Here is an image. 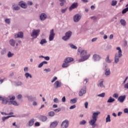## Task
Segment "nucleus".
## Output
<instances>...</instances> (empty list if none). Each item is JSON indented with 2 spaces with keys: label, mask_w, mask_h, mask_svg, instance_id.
<instances>
[{
  "label": "nucleus",
  "mask_w": 128,
  "mask_h": 128,
  "mask_svg": "<svg viewBox=\"0 0 128 128\" xmlns=\"http://www.w3.org/2000/svg\"><path fill=\"white\" fill-rule=\"evenodd\" d=\"M100 114V112H94L92 114V120L89 122L90 126H92V128H94L96 126V120H98V116Z\"/></svg>",
  "instance_id": "nucleus-1"
},
{
  "label": "nucleus",
  "mask_w": 128,
  "mask_h": 128,
  "mask_svg": "<svg viewBox=\"0 0 128 128\" xmlns=\"http://www.w3.org/2000/svg\"><path fill=\"white\" fill-rule=\"evenodd\" d=\"M116 50H118V53H116L115 54V58H114V62L116 64H118V62H120V58H121V56H122V49H120V48L117 47L116 48Z\"/></svg>",
  "instance_id": "nucleus-2"
},
{
  "label": "nucleus",
  "mask_w": 128,
  "mask_h": 128,
  "mask_svg": "<svg viewBox=\"0 0 128 128\" xmlns=\"http://www.w3.org/2000/svg\"><path fill=\"white\" fill-rule=\"evenodd\" d=\"M80 57L82 58L78 60L79 62H84V60H86L88 58L89 56L86 55V50H82L80 52Z\"/></svg>",
  "instance_id": "nucleus-3"
},
{
  "label": "nucleus",
  "mask_w": 128,
  "mask_h": 128,
  "mask_svg": "<svg viewBox=\"0 0 128 128\" xmlns=\"http://www.w3.org/2000/svg\"><path fill=\"white\" fill-rule=\"evenodd\" d=\"M72 34V32L71 31H68L65 34V36L62 38V40H68L70 38Z\"/></svg>",
  "instance_id": "nucleus-4"
},
{
  "label": "nucleus",
  "mask_w": 128,
  "mask_h": 128,
  "mask_svg": "<svg viewBox=\"0 0 128 128\" xmlns=\"http://www.w3.org/2000/svg\"><path fill=\"white\" fill-rule=\"evenodd\" d=\"M40 32V30H32V34H31V36L34 38H36L38 34Z\"/></svg>",
  "instance_id": "nucleus-5"
},
{
  "label": "nucleus",
  "mask_w": 128,
  "mask_h": 128,
  "mask_svg": "<svg viewBox=\"0 0 128 128\" xmlns=\"http://www.w3.org/2000/svg\"><path fill=\"white\" fill-rule=\"evenodd\" d=\"M8 98L0 96V100L2 102V104H6L8 102Z\"/></svg>",
  "instance_id": "nucleus-6"
},
{
  "label": "nucleus",
  "mask_w": 128,
  "mask_h": 128,
  "mask_svg": "<svg viewBox=\"0 0 128 128\" xmlns=\"http://www.w3.org/2000/svg\"><path fill=\"white\" fill-rule=\"evenodd\" d=\"M54 29H52L50 32V34L49 36V40L50 42H52V40H53L54 38V36H56V34H54Z\"/></svg>",
  "instance_id": "nucleus-7"
},
{
  "label": "nucleus",
  "mask_w": 128,
  "mask_h": 128,
  "mask_svg": "<svg viewBox=\"0 0 128 128\" xmlns=\"http://www.w3.org/2000/svg\"><path fill=\"white\" fill-rule=\"evenodd\" d=\"M80 18H82V16L78 14H76L74 16V20L75 22H78Z\"/></svg>",
  "instance_id": "nucleus-8"
},
{
  "label": "nucleus",
  "mask_w": 128,
  "mask_h": 128,
  "mask_svg": "<svg viewBox=\"0 0 128 128\" xmlns=\"http://www.w3.org/2000/svg\"><path fill=\"white\" fill-rule=\"evenodd\" d=\"M68 126V120H64L61 125V128H67Z\"/></svg>",
  "instance_id": "nucleus-9"
},
{
  "label": "nucleus",
  "mask_w": 128,
  "mask_h": 128,
  "mask_svg": "<svg viewBox=\"0 0 128 128\" xmlns=\"http://www.w3.org/2000/svg\"><path fill=\"white\" fill-rule=\"evenodd\" d=\"M78 6V2H74L73 3L72 6L69 8V10H74V8H76Z\"/></svg>",
  "instance_id": "nucleus-10"
},
{
  "label": "nucleus",
  "mask_w": 128,
  "mask_h": 128,
  "mask_svg": "<svg viewBox=\"0 0 128 128\" xmlns=\"http://www.w3.org/2000/svg\"><path fill=\"white\" fill-rule=\"evenodd\" d=\"M86 92V87L83 88L79 92V96H82Z\"/></svg>",
  "instance_id": "nucleus-11"
},
{
  "label": "nucleus",
  "mask_w": 128,
  "mask_h": 128,
  "mask_svg": "<svg viewBox=\"0 0 128 128\" xmlns=\"http://www.w3.org/2000/svg\"><path fill=\"white\" fill-rule=\"evenodd\" d=\"M18 5L22 8H28V6L24 1H20V2H19Z\"/></svg>",
  "instance_id": "nucleus-12"
},
{
  "label": "nucleus",
  "mask_w": 128,
  "mask_h": 128,
  "mask_svg": "<svg viewBox=\"0 0 128 128\" xmlns=\"http://www.w3.org/2000/svg\"><path fill=\"white\" fill-rule=\"evenodd\" d=\"M24 38V32H19L18 33V34H16L14 36V38Z\"/></svg>",
  "instance_id": "nucleus-13"
},
{
  "label": "nucleus",
  "mask_w": 128,
  "mask_h": 128,
  "mask_svg": "<svg viewBox=\"0 0 128 128\" xmlns=\"http://www.w3.org/2000/svg\"><path fill=\"white\" fill-rule=\"evenodd\" d=\"M126 100V96H120L118 99V102H124V100Z\"/></svg>",
  "instance_id": "nucleus-14"
},
{
  "label": "nucleus",
  "mask_w": 128,
  "mask_h": 128,
  "mask_svg": "<svg viewBox=\"0 0 128 128\" xmlns=\"http://www.w3.org/2000/svg\"><path fill=\"white\" fill-rule=\"evenodd\" d=\"M74 62V58L70 57L67 58L64 60V62L70 64V62Z\"/></svg>",
  "instance_id": "nucleus-15"
},
{
  "label": "nucleus",
  "mask_w": 128,
  "mask_h": 128,
  "mask_svg": "<svg viewBox=\"0 0 128 128\" xmlns=\"http://www.w3.org/2000/svg\"><path fill=\"white\" fill-rule=\"evenodd\" d=\"M46 18V14L44 13H42L40 16V20H44Z\"/></svg>",
  "instance_id": "nucleus-16"
},
{
  "label": "nucleus",
  "mask_w": 128,
  "mask_h": 128,
  "mask_svg": "<svg viewBox=\"0 0 128 128\" xmlns=\"http://www.w3.org/2000/svg\"><path fill=\"white\" fill-rule=\"evenodd\" d=\"M58 123L56 121L52 122L50 125V128H54L56 126H58Z\"/></svg>",
  "instance_id": "nucleus-17"
},
{
  "label": "nucleus",
  "mask_w": 128,
  "mask_h": 128,
  "mask_svg": "<svg viewBox=\"0 0 128 128\" xmlns=\"http://www.w3.org/2000/svg\"><path fill=\"white\" fill-rule=\"evenodd\" d=\"M93 59L94 60H100V56L96 54H94L93 56Z\"/></svg>",
  "instance_id": "nucleus-18"
},
{
  "label": "nucleus",
  "mask_w": 128,
  "mask_h": 128,
  "mask_svg": "<svg viewBox=\"0 0 128 128\" xmlns=\"http://www.w3.org/2000/svg\"><path fill=\"white\" fill-rule=\"evenodd\" d=\"M54 86L56 88H60V82L58 81H56L54 84Z\"/></svg>",
  "instance_id": "nucleus-19"
},
{
  "label": "nucleus",
  "mask_w": 128,
  "mask_h": 128,
  "mask_svg": "<svg viewBox=\"0 0 128 128\" xmlns=\"http://www.w3.org/2000/svg\"><path fill=\"white\" fill-rule=\"evenodd\" d=\"M34 119L32 118L29 121L28 126H34Z\"/></svg>",
  "instance_id": "nucleus-20"
},
{
  "label": "nucleus",
  "mask_w": 128,
  "mask_h": 128,
  "mask_svg": "<svg viewBox=\"0 0 128 128\" xmlns=\"http://www.w3.org/2000/svg\"><path fill=\"white\" fill-rule=\"evenodd\" d=\"M9 42L12 46H16V40H14V39L10 40Z\"/></svg>",
  "instance_id": "nucleus-21"
},
{
  "label": "nucleus",
  "mask_w": 128,
  "mask_h": 128,
  "mask_svg": "<svg viewBox=\"0 0 128 128\" xmlns=\"http://www.w3.org/2000/svg\"><path fill=\"white\" fill-rule=\"evenodd\" d=\"M9 104H13V106H20V104H18V102H16V101H15V100L10 102Z\"/></svg>",
  "instance_id": "nucleus-22"
},
{
  "label": "nucleus",
  "mask_w": 128,
  "mask_h": 128,
  "mask_svg": "<svg viewBox=\"0 0 128 128\" xmlns=\"http://www.w3.org/2000/svg\"><path fill=\"white\" fill-rule=\"evenodd\" d=\"M12 8H13V10H20V6H18L16 4H14L12 5Z\"/></svg>",
  "instance_id": "nucleus-23"
},
{
  "label": "nucleus",
  "mask_w": 128,
  "mask_h": 128,
  "mask_svg": "<svg viewBox=\"0 0 128 128\" xmlns=\"http://www.w3.org/2000/svg\"><path fill=\"white\" fill-rule=\"evenodd\" d=\"M40 120H41L42 122H46V120H48V118L46 116H40Z\"/></svg>",
  "instance_id": "nucleus-24"
},
{
  "label": "nucleus",
  "mask_w": 128,
  "mask_h": 128,
  "mask_svg": "<svg viewBox=\"0 0 128 128\" xmlns=\"http://www.w3.org/2000/svg\"><path fill=\"white\" fill-rule=\"evenodd\" d=\"M104 82V79H101L100 80L99 86L100 88H104V84H103Z\"/></svg>",
  "instance_id": "nucleus-25"
},
{
  "label": "nucleus",
  "mask_w": 128,
  "mask_h": 128,
  "mask_svg": "<svg viewBox=\"0 0 128 128\" xmlns=\"http://www.w3.org/2000/svg\"><path fill=\"white\" fill-rule=\"evenodd\" d=\"M120 22L121 24L124 26H126V20H124L122 19L120 20Z\"/></svg>",
  "instance_id": "nucleus-26"
},
{
  "label": "nucleus",
  "mask_w": 128,
  "mask_h": 128,
  "mask_svg": "<svg viewBox=\"0 0 128 128\" xmlns=\"http://www.w3.org/2000/svg\"><path fill=\"white\" fill-rule=\"evenodd\" d=\"M116 100H114V98H112V96H110L109 98V99L108 100L107 102H114Z\"/></svg>",
  "instance_id": "nucleus-27"
},
{
  "label": "nucleus",
  "mask_w": 128,
  "mask_h": 128,
  "mask_svg": "<svg viewBox=\"0 0 128 128\" xmlns=\"http://www.w3.org/2000/svg\"><path fill=\"white\" fill-rule=\"evenodd\" d=\"M47 64L48 62L46 61H44L38 65V68H40L42 66H44V64Z\"/></svg>",
  "instance_id": "nucleus-28"
},
{
  "label": "nucleus",
  "mask_w": 128,
  "mask_h": 128,
  "mask_svg": "<svg viewBox=\"0 0 128 128\" xmlns=\"http://www.w3.org/2000/svg\"><path fill=\"white\" fill-rule=\"evenodd\" d=\"M110 122V114H108L107 118H106V122Z\"/></svg>",
  "instance_id": "nucleus-29"
},
{
  "label": "nucleus",
  "mask_w": 128,
  "mask_h": 128,
  "mask_svg": "<svg viewBox=\"0 0 128 128\" xmlns=\"http://www.w3.org/2000/svg\"><path fill=\"white\" fill-rule=\"evenodd\" d=\"M106 60V62H108V64H110V62H112V61L110 60V55L107 56Z\"/></svg>",
  "instance_id": "nucleus-30"
},
{
  "label": "nucleus",
  "mask_w": 128,
  "mask_h": 128,
  "mask_svg": "<svg viewBox=\"0 0 128 128\" xmlns=\"http://www.w3.org/2000/svg\"><path fill=\"white\" fill-rule=\"evenodd\" d=\"M68 63L67 62H64L62 65V68H68Z\"/></svg>",
  "instance_id": "nucleus-31"
},
{
  "label": "nucleus",
  "mask_w": 128,
  "mask_h": 128,
  "mask_svg": "<svg viewBox=\"0 0 128 128\" xmlns=\"http://www.w3.org/2000/svg\"><path fill=\"white\" fill-rule=\"evenodd\" d=\"M12 116H7L6 117H2V120H3V122H4V120H8V118H12Z\"/></svg>",
  "instance_id": "nucleus-32"
},
{
  "label": "nucleus",
  "mask_w": 128,
  "mask_h": 128,
  "mask_svg": "<svg viewBox=\"0 0 128 128\" xmlns=\"http://www.w3.org/2000/svg\"><path fill=\"white\" fill-rule=\"evenodd\" d=\"M77 99L76 98L72 99L70 100V104H76V102Z\"/></svg>",
  "instance_id": "nucleus-33"
},
{
  "label": "nucleus",
  "mask_w": 128,
  "mask_h": 128,
  "mask_svg": "<svg viewBox=\"0 0 128 128\" xmlns=\"http://www.w3.org/2000/svg\"><path fill=\"white\" fill-rule=\"evenodd\" d=\"M25 76H26V78H28V77L30 78H32V75L28 72L25 74Z\"/></svg>",
  "instance_id": "nucleus-34"
},
{
  "label": "nucleus",
  "mask_w": 128,
  "mask_h": 128,
  "mask_svg": "<svg viewBox=\"0 0 128 128\" xmlns=\"http://www.w3.org/2000/svg\"><path fill=\"white\" fill-rule=\"evenodd\" d=\"M40 44H46V39H42L40 42Z\"/></svg>",
  "instance_id": "nucleus-35"
},
{
  "label": "nucleus",
  "mask_w": 128,
  "mask_h": 128,
  "mask_svg": "<svg viewBox=\"0 0 128 128\" xmlns=\"http://www.w3.org/2000/svg\"><path fill=\"white\" fill-rule=\"evenodd\" d=\"M48 114L50 116H54V112H50L48 113Z\"/></svg>",
  "instance_id": "nucleus-36"
},
{
  "label": "nucleus",
  "mask_w": 128,
  "mask_h": 128,
  "mask_svg": "<svg viewBox=\"0 0 128 128\" xmlns=\"http://www.w3.org/2000/svg\"><path fill=\"white\" fill-rule=\"evenodd\" d=\"M127 12H128V7L122 10V14H126Z\"/></svg>",
  "instance_id": "nucleus-37"
},
{
  "label": "nucleus",
  "mask_w": 128,
  "mask_h": 128,
  "mask_svg": "<svg viewBox=\"0 0 128 128\" xmlns=\"http://www.w3.org/2000/svg\"><path fill=\"white\" fill-rule=\"evenodd\" d=\"M117 3L118 2H116V0H113L112 2V6H116Z\"/></svg>",
  "instance_id": "nucleus-38"
},
{
  "label": "nucleus",
  "mask_w": 128,
  "mask_h": 128,
  "mask_svg": "<svg viewBox=\"0 0 128 128\" xmlns=\"http://www.w3.org/2000/svg\"><path fill=\"white\" fill-rule=\"evenodd\" d=\"M14 54H12L10 52H9L8 54V58H12L14 56Z\"/></svg>",
  "instance_id": "nucleus-39"
},
{
  "label": "nucleus",
  "mask_w": 128,
  "mask_h": 128,
  "mask_svg": "<svg viewBox=\"0 0 128 128\" xmlns=\"http://www.w3.org/2000/svg\"><path fill=\"white\" fill-rule=\"evenodd\" d=\"M5 22L8 24H10V18H6L5 20Z\"/></svg>",
  "instance_id": "nucleus-40"
},
{
  "label": "nucleus",
  "mask_w": 128,
  "mask_h": 128,
  "mask_svg": "<svg viewBox=\"0 0 128 128\" xmlns=\"http://www.w3.org/2000/svg\"><path fill=\"white\" fill-rule=\"evenodd\" d=\"M105 74L106 76H110V70H106Z\"/></svg>",
  "instance_id": "nucleus-41"
},
{
  "label": "nucleus",
  "mask_w": 128,
  "mask_h": 128,
  "mask_svg": "<svg viewBox=\"0 0 128 128\" xmlns=\"http://www.w3.org/2000/svg\"><path fill=\"white\" fill-rule=\"evenodd\" d=\"M104 96H106V93L103 92L101 94H99L98 95V96H100V98H104Z\"/></svg>",
  "instance_id": "nucleus-42"
},
{
  "label": "nucleus",
  "mask_w": 128,
  "mask_h": 128,
  "mask_svg": "<svg viewBox=\"0 0 128 128\" xmlns=\"http://www.w3.org/2000/svg\"><path fill=\"white\" fill-rule=\"evenodd\" d=\"M14 100H16V96H13L12 98H10V102H14Z\"/></svg>",
  "instance_id": "nucleus-43"
},
{
  "label": "nucleus",
  "mask_w": 128,
  "mask_h": 128,
  "mask_svg": "<svg viewBox=\"0 0 128 128\" xmlns=\"http://www.w3.org/2000/svg\"><path fill=\"white\" fill-rule=\"evenodd\" d=\"M54 102H56V104H58L60 102V100L58 98H55L54 100Z\"/></svg>",
  "instance_id": "nucleus-44"
},
{
  "label": "nucleus",
  "mask_w": 128,
  "mask_h": 128,
  "mask_svg": "<svg viewBox=\"0 0 128 128\" xmlns=\"http://www.w3.org/2000/svg\"><path fill=\"white\" fill-rule=\"evenodd\" d=\"M70 48H74V50H76L78 48L76 46H74V44H71L70 45Z\"/></svg>",
  "instance_id": "nucleus-45"
},
{
  "label": "nucleus",
  "mask_w": 128,
  "mask_h": 128,
  "mask_svg": "<svg viewBox=\"0 0 128 128\" xmlns=\"http://www.w3.org/2000/svg\"><path fill=\"white\" fill-rule=\"evenodd\" d=\"M86 124V122L84 120H82L80 122V124Z\"/></svg>",
  "instance_id": "nucleus-46"
},
{
  "label": "nucleus",
  "mask_w": 128,
  "mask_h": 128,
  "mask_svg": "<svg viewBox=\"0 0 128 128\" xmlns=\"http://www.w3.org/2000/svg\"><path fill=\"white\" fill-rule=\"evenodd\" d=\"M113 98H118V94H114Z\"/></svg>",
  "instance_id": "nucleus-47"
},
{
  "label": "nucleus",
  "mask_w": 128,
  "mask_h": 128,
  "mask_svg": "<svg viewBox=\"0 0 128 128\" xmlns=\"http://www.w3.org/2000/svg\"><path fill=\"white\" fill-rule=\"evenodd\" d=\"M76 108V105H73L70 106V110H74V108Z\"/></svg>",
  "instance_id": "nucleus-48"
},
{
  "label": "nucleus",
  "mask_w": 128,
  "mask_h": 128,
  "mask_svg": "<svg viewBox=\"0 0 128 128\" xmlns=\"http://www.w3.org/2000/svg\"><path fill=\"white\" fill-rule=\"evenodd\" d=\"M88 79H85L84 80L83 83L84 84H88Z\"/></svg>",
  "instance_id": "nucleus-49"
},
{
  "label": "nucleus",
  "mask_w": 128,
  "mask_h": 128,
  "mask_svg": "<svg viewBox=\"0 0 128 128\" xmlns=\"http://www.w3.org/2000/svg\"><path fill=\"white\" fill-rule=\"evenodd\" d=\"M60 110H61L60 108H58L54 110V111L56 112H60Z\"/></svg>",
  "instance_id": "nucleus-50"
},
{
  "label": "nucleus",
  "mask_w": 128,
  "mask_h": 128,
  "mask_svg": "<svg viewBox=\"0 0 128 128\" xmlns=\"http://www.w3.org/2000/svg\"><path fill=\"white\" fill-rule=\"evenodd\" d=\"M58 80V78L55 76L52 81V82H54Z\"/></svg>",
  "instance_id": "nucleus-51"
},
{
  "label": "nucleus",
  "mask_w": 128,
  "mask_h": 128,
  "mask_svg": "<svg viewBox=\"0 0 128 128\" xmlns=\"http://www.w3.org/2000/svg\"><path fill=\"white\" fill-rule=\"evenodd\" d=\"M27 4L28 6H32V2L31 1H28Z\"/></svg>",
  "instance_id": "nucleus-52"
},
{
  "label": "nucleus",
  "mask_w": 128,
  "mask_h": 128,
  "mask_svg": "<svg viewBox=\"0 0 128 128\" xmlns=\"http://www.w3.org/2000/svg\"><path fill=\"white\" fill-rule=\"evenodd\" d=\"M66 10H68V8H66L65 9H62L61 11L62 14H64V12H66Z\"/></svg>",
  "instance_id": "nucleus-53"
},
{
  "label": "nucleus",
  "mask_w": 128,
  "mask_h": 128,
  "mask_svg": "<svg viewBox=\"0 0 128 128\" xmlns=\"http://www.w3.org/2000/svg\"><path fill=\"white\" fill-rule=\"evenodd\" d=\"M85 108H88V102H86L84 104Z\"/></svg>",
  "instance_id": "nucleus-54"
},
{
  "label": "nucleus",
  "mask_w": 128,
  "mask_h": 128,
  "mask_svg": "<svg viewBox=\"0 0 128 128\" xmlns=\"http://www.w3.org/2000/svg\"><path fill=\"white\" fill-rule=\"evenodd\" d=\"M18 100H20V98H22V96L20 94H19L18 96H17Z\"/></svg>",
  "instance_id": "nucleus-55"
},
{
  "label": "nucleus",
  "mask_w": 128,
  "mask_h": 128,
  "mask_svg": "<svg viewBox=\"0 0 128 128\" xmlns=\"http://www.w3.org/2000/svg\"><path fill=\"white\" fill-rule=\"evenodd\" d=\"M124 88L128 89V82L124 85Z\"/></svg>",
  "instance_id": "nucleus-56"
},
{
  "label": "nucleus",
  "mask_w": 128,
  "mask_h": 128,
  "mask_svg": "<svg viewBox=\"0 0 128 128\" xmlns=\"http://www.w3.org/2000/svg\"><path fill=\"white\" fill-rule=\"evenodd\" d=\"M44 58L46 60H50V58L48 56H45L44 57Z\"/></svg>",
  "instance_id": "nucleus-57"
},
{
  "label": "nucleus",
  "mask_w": 128,
  "mask_h": 128,
  "mask_svg": "<svg viewBox=\"0 0 128 128\" xmlns=\"http://www.w3.org/2000/svg\"><path fill=\"white\" fill-rule=\"evenodd\" d=\"M62 102H66V96H64L62 98Z\"/></svg>",
  "instance_id": "nucleus-58"
},
{
  "label": "nucleus",
  "mask_w": 128,
  "mask_h": 128,
  "mask_svg": "<svg viewBox=\"0 0 128 128\" xmlns=\"http://www.w3.org/2000/svg\"><path fill=\"white\" fill-rule=\"evenodd\" d=\"M28 99L29 100H30V102H32V96H29L28 97Z\"/></svg>",
  "instance_id": "nucleus-59"
},
{
  "label": "nucleus",
  "mask_w": 128,
  "mask_h": 128,
  "mask_svg": "<svg viewBox=\"0 0 128 128\" xmlns=\"http://www.w3.org/2000/svg\"><path fill=\"white\" fill-rule=\"evenodd\" d=\"M35 126H40V122H37L35 123Z\"/></svg>",
  "instance_id": "nucleus-60"
},
{
  "label": "nucleus",
  "mask_w": 128,
  "mask_h": 128,
  "mask_svg": "<svg viewBox=\"0 0 128 128\" xmlns=\"http://www.w3.org/2000/svg\"><path fill=\"white\" fill-rule=\"evenodd\" d=\"M65 2H61L60 3V6H64V4H65Z\"/></svg>",
  "instance_id": "nucleus-61"
},
{
  "label": "nucleus",
  "mask_w": 128,
  "mask_h": 128,
  "mask_svg": "<svg viewBox=\"0 0 128 128\" xmlns=\"http://www.w3.org/2000/svg\"><path fill=\"white\" fill-rule=\"evenodd\" d=\"M124 112H125V114H128V108H125L124 110Z\"/></svg>",
  "instance_id": "nucleus-62"
},
{
  "label": "nucleus",
  "mask_w": 128,
  "mask_h": 128,
  "mask_svg": "<svg viewBox=\"0 0 128 128\" xmlns=\"http://www.w3.org/2000/svg\"><path fill=\"white\" fill-rule=\"evenodd\" d=\"M6 54V51L4 50H2L1 51V54L4 55Z\"/></svg>",
  "instance_id": "nucleus-63"
},
{
  "label": "nucleus",
  "mask_w": 128,
  "mask_h": 128,
  "mask_svg": "<svg viewBox=\"0 0 128 128\" xmlns=\"http://www.w3.org/2000/svg\"><path fill=\"white\" fill-rule=\"evenodd\" d=\"M17 86H22V82H18Z\"/></svg>",
  "instance_id": "nucleus-64"
}]
</instances>
